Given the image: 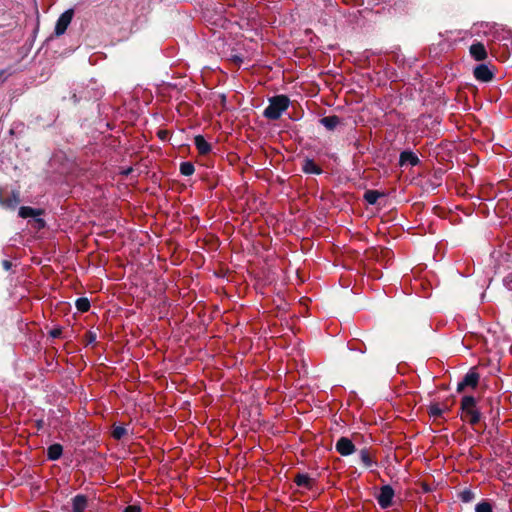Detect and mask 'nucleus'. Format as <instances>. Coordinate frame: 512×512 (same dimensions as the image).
<instances>
[{
    "label": "nucleus",
    "instance_id": "nucleus-6",
    "mask_svg": "<svg viewBox=\"0 0 512 512\" xmlns=\"http://www.w3.org/2000/svg\"><path fill=\"white\" fill-rule=\"evenodd\" d=\"M336 451L342 456H348L355 452V446L347 437L338 439L335 445Z\"/></svg>",
    "mask_w": 512,
    "mask_h": 512
},
{
    "label": "nucleus",
    "instance_id": "nucleus-9",
    "mask_svg": "<svg viewBox=\"0 0 512 512\" xmlns=\"http://www.w3.org/2000/svg\"><path fill=\"white\" fill-rule=\"evenodd\" d=\"M420 163L419 157L410 150H405L400 153L399 156V165H411V166H417Z\"/></svg>",
    "mask_w": 512,
    "mask_h": 512
},
{
    "label": "nucleus",
    "instance_id": "nucleus-32",
    "mask_svg": "<svg viewBox=\"0 0 512 512\" xmlns=\"http://www.w3.org/2000/svg\"><path fill=\"white\" fill-rule=\"evenodd\" d=\"M434 182H435V180H434V179H433V180H432V179H428V180L426 181V186H427V187H430V188L433 190V183H434Z\"/></svg>",
    "mask_w": 512,
    "mask_h": 512
},
{
    "label": "nucleus",
    "instance_id": "nucleus-27",
    "mask_svg": "<svg viewBox=\"0 0 512 512\" xmlns=\"http://www.w3.org/2000/svg\"><path fill=\"white\" fill-rule=\"evenodd\" d=\"M125 512H141V508L137 505H128Z\"/></svg>",
    "mask_w": 512,
    "mask_h": 512
},
{
    "label": "nucleus",
    "instance_id": "nucleus-16",
    "mask_svg": "<svg viewBox=\"0 0 512 512\" xmlns=\"http://www.w3.org/2000/svg\"><path fill=\"white\" fill-rule=\"evenodd\" d=\"M87 506V499L83 495H77L73 499V512H83Z\"/></svg>",
    "mask_w": 512,
    "mask_h": 512
},
{
    "label": "nucleus",
    "instance_id": "nucleus-7",
    "mask_svg": "<svg viewBox=\"0 0 512 512\" xmlns=\"http://www.w3.org/2000/svg\"><path fill=\"white\" fill-rule=\"evenodd\" d=\"M394 490L389 485L383 486L377 497L378 503L382 508H387L392 504Z\"/></svg>",
    "mask_w": 512,
    "mask_h": 512
},
{
    "label": "nucleus",
    "instance_id": "nucleus-12",
    "mask_svg": "<svg viewBox=\"0 0 512 512\" xmlns=\"http://www.w3.org/2000/svg\"><path fill=\"white\" fill-rule=\"evenodd\" d=\"M320 123L329 131H333L340 123L341 119L337 115H329L320 119Z\"/></svg>",
    "mask_w": 512,
    "mask_h": 512
},
{
    "label": "nucleus",
    "instance_id": "nucleus-3",
    "mask_svg": "<svg viewBox=\"0 0 512 512\" xmlns=\"http://www.w3.org/2000/svg\"><path fill=\"white\" fill-rule=\"evenodd\" d=\"M494 68V66L490 67L485 63L479 64L473 69V76L480 82H491L495 77Z\"/></svg>",
    "mask_w": 512,
    "mask_h": 512
},
{
    "label": "nucleus",
    "instance_id": "nucleus-33",
    "mask_svg": "<svg viewBox=\"0 0 512 512\" xmlns=\"http://www.w3.org/2000/svg\"><path fill=\"white\" fill-rule=\"evenodd\" d=\"M3 265H4V267H5L6 269H9V268H10V266H11V263H10L9 261L5 260V261L3 262Z\"/></svg>",
    "mask_w": 512,
    "mask_h": 512
},
{
    "label": "nucleus",
    "instance_id": "nucleus-30",
    "mask_svg": "<svg viewBox=\"0 0 512 512\" xmlns=\"http://www.w3.org/2000/svg\"><path fill=\"white\" fill-rule=\"evenodd\" d=\"M233 61H234L235 63H237V64H240V63H242V62H243V59H242V57H241V56L234 55V56H233Z\"/></svg>",
    "mask_w": 512,
    "mask_h": 512
},
{
    "label": "nucleus",
    "instance_id": "nucleus-5",
    "mask_svg": "<svg viewBox=\"0 0 512 512\" xmlns=\"http://www.w3.org/2000/svg\"><path fill=\"white\" fill-rule=\"evenodd\" d=\"M44 211L42 209H36L29 206H22L19 209V216L26 219V218H34L35 224H45V221L41 218H38L41 214H43Z\"/></svg>",
    "mask_w": 512,
    "mask_h": 512
},
{
    "label": "nucleus",
    "instance_id": "nucleus-13",
    "mask_svg": "<svg viewBox=\"0 0 512 512\" xmlns=\"http://www.w3.org/2000/svg\"><path fill=\"white\" fill-rule=\"evenodd\" d=\"M302 170H303V172H305L307 174L319 175L322 173L321 167L318 164H316L314 160L309 159V158L304 160V163L302 165Z\"/></svg>",
    "mask_w": 512,
    "mask_h": 512
},
{
    "label": "nucleus",
    "instance_id": "nucleus-8",
    "mask_svg": "<svg viewBox=\"0 0 512 512\" xmlns=\"http://www.w3.org/2000/svg\"><path fill=\"white\" fill-rule=\"evenodd\" d=\"M469 52L471 57L476 61H484L488 57L486 47L482 42L473 43L469 48Z\"/></svg>",
    "mask_w": 512,
    "mask_h": 512
},
{
    "label": "nucleus",
    "instance_id": "nucleus-18",
    "mask_svg": "<svg viewBox=\"0 0 512 512\" xmlns=\"http://www.w3.org/2000/svg\"><path fill=\"white\" fill-rule=\"evenodd\" d=\"M0 202L4 207L14 209L17 206L19 200L15 195L8 196L7 198L0 196Z\"/></svg>",
    "mask_w": 512,
    "mask_h": 512
},
{
    "label": "nucleus",
    "instance_id": "nucleus-22",
    "mask_svg": "<svg viewBox=\"0 0 512 512\" xmlns=\"http://www.w3.org/2000/svg\"><path fill=\"white\" fill-rule=\"evenodd\" d=\"M127 433V430L122 426H116L112 430V437L116 440L122 439Z\"/></svg>",
    "mask_w": 512,
    "mask_h": 512
},
{
    "label": "nucleus",
    "instance_id": "nucleus-17",
    "mask_svg": "<svg viewBox=\"0 0 512 512\" xmlns=\"http://www.w3.org/2000/svg\"><path fill=\"white\" fill-rule=\"evenodd\" d=\"M294 481L298 486L301 487L310 488L312 486V479L304 474L296 475Z\"/></svg>",
    "mask_w": 512,
    "mask_h": 512
},
{
    "label": "nucleus",
    "instance_id": "nucleus-20",
    "mask_svg": "<svg viewBox=\"0 0 512 512\" xmlns=\"http://www.w3.org/2000/svg\"><path fill=\"white\" fill-rule=\"evenodd\" d=\"M75 305L77 310L82 313L88 312L90 309V301L85 297L78 298Z\"/></svg>",
    "mask_w": 512,
    "mask_h": 512
},
{
    "label": "nucleus",
    "instance_id": "nucleus-19",
    "mask_svg": "<svg viewBox=\"0 0 512 512\" xmlns=\"http://www.w3.org/2000/svg\"><path fill=\"white\" fill-rule=\"evenodd\" d=\"M179 170L182 175L191 176L195 171V167L192 162L185 161L180 164Z\"/></svg>",
    "mask_w": 512,
    "mask_h": 512
},
{
    "label": "nucleus",
    "instance_id": "nucleus-4",
    "mask_svg": "<svg viewBox=\"0 0 512 512\" xmlns=\"http://www.w3.org/2000/svg\"><path fill=\"white\" fill-rule=\"evenodd\" d=\"M73 16H74V10L72 8L66 10L59 16V18L56 22V25H55V30H54V33L56 36H61L66 32L68 26L70 25V23L73 19Z\"/></svg>",
    "mask_w": 512,
    "mask_h": 512
},
{
    "label": "nucleus",
    "instance_id": "nucleus-15",
    "mask_svg": "<svg viewBox=\"0 0 512 512\" xmlns=\"http://www.w3.org/2000/svg\"><path fill=\"white\" fill-rule=\"evenodd\" d=\"M63 448L60 444H53L47 449V456L50 460H57L61 457Z\"/></svg>",
    "mask_w": 512,
    "mask_h": 512
},
{
    "label": "nucleus",
    "instance_id": "nucleus-24",
    "mask_svg": "<svg viewBox=\"0 0 512 512\" xmlns=\"http://www.w3.org/2000/svg\"><path fill=\"white\" fill-rule=\"evenodd\" d=\"M433 179L435 180V182L433 183V190L436 189L438 186H440L441 184V180H442V171L439 170V171H435L434 175H433Z\"/></svg>",
    "mask_w": 512,
    "mask_h": 512
},
{
    "label": "nucleus",
    "instance_id": "nucleus-26",
    "mask_svg": "<svg viewBox=\"0 0 512 512\" xmlns=\"http://www.w3.org/2000/svg\"><path fill=\"white\" fill-rule=\"evenodd\" d=\"M443 410L438 405H432L430 407V414L432 416H440L442 414Z\"/></svg>",
    "mask_w": 512,
    "mask_h": 512
},
{
    "label": "nucleus",
    "instance_id": "nucleus-23",
    "mask_svg": "<svg viewBox=\"0 0 512 512\" xmlns=\"http://www.w3.org/2000/svg\"><path fill=\"white\" fill-rule=\"evenodd\" d=\"M476 512H493L492 507L488 502L479 503L476 506Z\"/></svg>",
    "mask_w": 512,
    "mask_h": 512
},
{
    "label": "nucleus",
    "instance_id": "nucleus-1",
    "mask_svg": "<svg viewBox=\"0 0 512 512\" xmlns=\"http://www.w3.org/2000/svg\"><path fill=\"white\" fill-rule=\"evenodd\" d=\"M290 100L286 95H276L269 98V105L264 109L263 116L268 120H277L289 107Z\"/></svg>",
    "mask_w": 512,
    "mask_h": 512
},
{
    "label": "nucleus",
    "instance_id": "nucleus-34",
    "mask_svg": "<svg viewBox=\"0 0 512 512\" xmlns=\"http://www.w3.org/2000/svg\"><path fill=\"white\" fill-rule=\"evenodd\" d=\"M469 499H470L469 493H464L463 494V500L468 501Z\"/></svg>",
    "mask_w": 512,
    "mask_h": 512
},
{
    "label": "nucleus",
    "instance_id": "nucleus-28",
    "mask_svg": "<svg viewBox=\"0 0 512 512\" xmlns=\"http://www.w3.org/2000/svg\"><path fill=\"white\" fill-rule=\"evenodd\" d=\"M167 135H168V132H167V131H165V130H160V131L158 132V136H159V138H160V139H162V140L166 139Z\"/></svg>",
    "mask_w": 512,
    "mask_h": 512
},
{
    "label": "nucleus",
    "instance_id": "nucleus-11",
    "mask_svg": "<svg viewBox=\"0 0 512 512\" xmlns=\"http://www.w3.org/2000/svg\"><path fill=\"white\" fill-rule=\"evenodd\" d=\"M194 145L201 155H206L211 151V145L206 141L203 135L194 137Z\"/></svg>",
    "mask_w": 512,
    "mask_h": 512
},
{
    "label": "nucleus",
    "instance_id": "nucleus-29",
    "mask_svg": "<svg viewBox=\"0 0 512 512\" xmlns=\"http://www.w3.org/2000/svg\"><path fill=\"white\" fill-rule=\"evenodd\" d=\"M265 69H267V67H266V66H264L263 68H261V67H260V65L258 64V80H257V83H258V84H261V78H260L261 71H262V70H265Z\"/></svg>",
    "mask_w": 512,
    "mask_h": 512
},
{
    "label": "nucleus",
    "instance_id": "nucleus-31",
    "mask_svg": "<svg viewBox=\"0 0 512 512\" xmlns=\"http://www.w3.org/2000/svg\"><path fill=\"white\" fill-rule=\"evenodd\" d=\"M71 100L74 104H78L79 103V98L77 97L76 93H73L72 96H71Z\"/></svg>",
    "mask_w": 512,
    "mask_h": 512
},
{
    "label": "nucleus",
    "instance_id": "nucleus-25",
    "mask_svg": "<svg viewBox=\"0 0 512 512\" xmlns=\"http://www.w3.org/2000/svg\"><path fill=\"white\" fill-rule=\"evenodd\" d=\"M49 335L52 338H59L62 335V328L61 327H55L52 330L49 331Z\"/></svg>",
    "mask_w": 512,
    "mask_h": 512
},
{
    "label": "nucleus",
    "instance_id": "nucleus-10",
    "mask_svg": "<svg viewBox=\"0 0 512 512\" xmlns=\"http://www.w3.org/2000/svg\"><path fill=\"white\" fill-rule=\"evenodd\" d=\"M478 381H479V375L474 371H470L469 373L466 374L463 381H461L458 384L457 391L461 392L464 390L465 387H468V386L475 388L478 384Z\"/></svg>",
    "mask_w": 512,
    "mask_h": 512
},
{
    "label": "nucleus",
    "instance_id": "nucleus-2",
    "mask_svg": "<svg viewBox=\"0 0 512 512\" xmlns=\"http://www.w3.org/2000/svg\"><path fill=\"white\" fill-rule=\"evenodd\" d=\"M463 418L471 424H476L480 420V413L476 409V401L472 396H465L461 402Z\"/></svg>",
    "mask_w": 512,
    "mask_h": 512
},
{
    "label": "nucleus",
    "instance_id": "nucleus-21",
    "mask_svg": "<svg viewBox=\"0 0 512 512\" xmlns=\"http://www.w3.org/2000/svg\"><path fill=\"white\" fill-rule=\"evenodd\" d=\"M360 458L365 467H371L374 463V460L366 449L360 451Z\"/></svg>",
    "mask_w": 512,
    "mask_h": 512
},
{
    "label": "nucleus",
    "instance_id": "nucleus-14",
    "mask_svg": "<svg viewBox=\"0 0 512 512\" xmlns=\"http://www.w3.org/2000/svg\"><path fill=\"white\" fill-rule=\"evenodd\" d=\"M363 198L368 204L375 205L380 198H385V193L378 190H366Z\"/></svg>",
    "mask_w": 512,
    "mask_h": 512
}]
</instances>
